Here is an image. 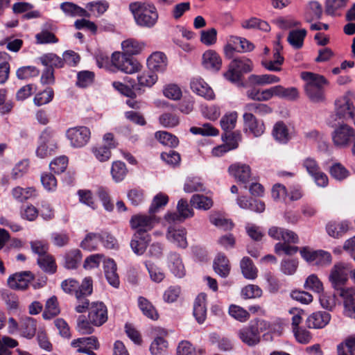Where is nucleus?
I'll return each mask as SVG.
<instances>
[{
	"label": "nucleus",
	"mask_w": 355,
	"mask_h": 355,
	"mask_svg": "<svg viewBox=\"0 0 355 355\" xmlns=\"http://www.w3.org/2000/svg\"><path fill=\"white\" fill-rule=\"evenodd\" d=\"M301 78L306 82L304 89L309 99L315 103H324L326 101L325 88L329 85V80L324 76L309 71L302 72Z\"/></svg>",
	"instance_id": "1"
},
{
	"label": "nucleus",
	"mask_w": 355,
	"mask_h": 355,
	"mask_svg": "<svg viewBox=\"0 0 355 355\" xmlns=\"http://www.w3.org/2000/svg\"><path fill=\"white\" fill-rule=\"evenodd\" d=\"M129 10L133 15L136 24L140 27L151 28L157 23L159 14L153 3L132 2L129 4Z\"/></svg>",
	"instance_id": "2"
},
{
	"label": "nucleus",
	"mask_w": 355,
	"mask_h": 355,
	"mask_svg": "<svg viewBox=\"0 0 355 355\" xmlns=\"http://www.w3.org/2000/svg\"><path fill=\"white\" fill-rule=\"evenodd\" d=\"M252 62L245 57L234 59L229 65V69L224 73L225 78L239 86H243L241 82V77L243 73H249L252 71Z\"/></svg>",
	"instance_id": "3"
},
{
	"label": "nucleus",
	"mask_w": 355,
	"mask_h": 355,
	"mask_svg": "<svg viewBox=\"0 0 355 355\" xmlns=\"http://www.w3.org/2000/svg\"><path fill=\"white\" fill-rule=\"evenodd\" d=\"M58 148V139L54 130L46 128L40 137L36 155L40 158L51 156Z\"/></svg>",
	"instance_id": "4"
},
{
	"label": "nucleus",
	"mask_w": 355,
	"mask_h": 355,
	"mask_svg": "<svg viewBox=\"0 0 355 355\" xmlns=\"http://www.w3.org/2000/svg\"><path fill=\"white\" fill-rule=\"evenodd\" d=\"M331 139L336 148H346L355 139V130L345 123L339 125L331 132Z\"/></svg>",
	"instance_id": "5"
},
{
	"label": "nucleus",
	"mask_w": 355,
	"mask_h": 355,
	"mask_svg": "<svg viewBox=\"0 0 355 355\" xmlns=\"http://www.w3.org/2000/svg\"><path fill=\"white\" fill-rule=\"evenodd\" d=\"M112 63L119 70L125 73L131 74L137 73L139 71L141 68V65L137 60L120 52H114L112 53Z\"/></svg>",
	"instance_id": "6"
},
{
	"label": "nucleus",
	"mask_w": 355,
	"mask_h": 355,
	"mask_svg": "<svg viewBox=\"0 0 355 355\" xmlns=\"http://www.w3.org/2000/svg\"><path fill=\"white\" fill-rule=\"evenodd\" d=\"M159 223V218L153 214H135L130 220L131 228L139 232L141 234H148L155 225Z\"/></svg>",
	"instance_id": "7"
},
{
	"label": "nucleus",
	"mask_w": 355,
	"mask_h": 355,
	"mask_svg": "<svg viewBox=\"0 0 355 355\" xmlns=\"http://www.w3.org/2000/svg\"><path fill=\"white\" fill-rule=\"evenodd\" d=\"M268 235L273 239L279 241L275 245V252L279 257L288 255V230L282 227L272 226L268 230Z\"/></svg>",
	"instance_id": "8"
},
{
	"label": "nucleus",
	"mask_w": 355,
	"mask_h": 355,
	"mask_svg": "<svg viewBox=\"0 0 355 355\" xmlns=\"http://www.w3.org/2000/svg\"><path fill=\"white\" fill-rule=\"evenodd\" d=\"M304 311L294 307L290 309V314L293 315L292 318L293 332L297 341L301 344H307L311 339V335L306 329L299 327L298 325L302 321V314Z\"/></svg>",
	"instance_id": "9"
},
{
	"label": "nucleus",
	"mask_w": 355,
	"mask_h": 355,
	"mask_svg": "<svg viewBox=\"0 0 355 355\" xmlns=\"http://www.w3.org/2000/svg\"><path fill=\"white\" fill-rule=\"evenodd\" d=\"M301 256L309 263L318 266H326L331 262V255L329 252L324 250L311 251L304 247L300 250Z\"/></svg>",
	"instance_id": "10"
},
{
	"label": "nucleus",
	"mask_w": 355,
	"mask_h": 355,
	"mask_svg": "<svg viewBox=\"0 0 355 355\" xmlns=\"http://www.w3.org/2000/svg\"><path fill=\"white\" fill-rule=\"evenodd\" d=\"M90 135L89 129L85 126L71 128L67 131V137L74 148L85 146L90 139Z\"/></svg>",
	"instance_id": "11"
},
{
	"label": "nucleus",
	"mask_w": 355,
	"mask_h": 355,
	"mask_svg": "<svg viewBox=\"0 0 355 355\" xmlns=\"http://www.w3.org/2000/svg\"><path fill=\"white\" fill-rule=\"evenodd\" d=\"M88 318L94 326H101L107 320V307L103 302H94L89 308Z\"/></svg>",
	"instance_id": "12"
},
{
	"label": "nucleus",
	"mask_w": 355,
	"mask_h": 355,
	"mask_svg": "<svg viewBox=\"0 0 355 355\" xmlns=\"http://www.w3.org/2000/svg\"><path fill=\"white\" fill-rule=\"evenodd\" d=\"M244 130L254 137L261 136L265 130V125L261 120L257 119L252 113L245 112L243 115Z\"/></svg>",
	"instance_id": "13"
},
{
	"label": "nucleus",
	"mask_w": 355,
	"mask_h": 355,
	"mask_svg": "<svg viewBox=\"0 0 355 355\" xmlns=\"http://www.w3.org/2000/svg\"><path fill=\"white\" fill-rule=\"evenodd\" d=\"M329 279L335 290L340 289L346 284L348 275L343 263H338L334 266L331 270Z\"/></svg>",
	"instance_id": "14"
},
{
	"label": "nucleus",
	"mask_w": 355,
	"mask_h": 355,
	"mask_svg": "<svg viewBox=\"0 0 355 355\" xmlns=\"http://www.w3.org/2000/svg\"><path fill=\"white\" fill-rule=\"evenodd\" d=\"M178 213H168L165 216V219L168 222H182L187 218L193 216V211L189 207L187 201L180 199L177 206Z\"/></svg>",
	"instance_id": "15"
},
{
	"label": "nucleus",
	"mask_w": 355,
	"mask_h": 355,
	"mask_svg": "<svg viewBox=\"0 0 355 355\" xmlns=\"http://www.w3.org/2000/svg\"><path fill=\"white\" fill-rule=\"evenodd\" d=\"M228 171L237 182L246 184L250 180L251 169L249 165L237 162L230 166Z\"/></svg>",
	"instance_id": "16"
},
{
	"label": "nucleus",
	"mask_w": 355,
	"mask_h": 355,
	"mask_svg": "<svg viewBox=\"0 0 355 355\" xmlns=\"http://www.w3.org/2000/svg\"><path fill=\"white\" fill-rule=\"evenodd\" d=\"M238 336L243 343L250 347L254 346L260 342L259 331L254 324L241 329L238 331Z\"/></svg>",
	"instance_id": "17"
},
{
	"label": "nucleus",
	"mask_w": 355,
	"mask_h": 355,
	"mask_svg": "<svg viewBox=\"0 0 355 355\" xmlns=\"http://www.w3.org/2000/svg\"><path fill=\"white\" fill-rule=\"evenodd\" d=\"M331 315L327 311H318L311 313L306 319V325L311 329H322L330 322Z\"/></svg>",
	"instance_id": "18"
},
{
	"label": "nucleus",
	"mask_w": 355,
	"mask_h": 355,
	"mask_svg": "<svg viewBox=\"0 0 355 355\" xmlns=\"http://www.w3.org/2000/svg\"><path fill=\"white\" fill-rule=\"evenodd\" d=\"M33 277L30 272L15 273L8 279L9 287L15 290H24L28 288Z\"/></svg>",
	"instance_id": "19"
},
{
	"label": "nucleus",
	"mask_w": 355,
	"mask_h": 355,
	"mask_svg": "<svg viewBox=\"0 0 355 355\" xmlns=\"http://www.w3.org/2000/svg\"><path fill=\"white\" fill-rule=\"evenodd\" d=\"M336 114L340 119H348L354 118V107L349 99L346 97H342L336 101Z\"/></svg>",
	"instance_id": "20"
},
{
	"label": "nucleus",
	"mask_w": 355,
	"mask_h": 355,
	"mask_svg": "<svg viewBox=\"0 0 355 355\" xmlns=\"http://www.w3.org/2000/svg\"><path fill=\"white\" fill-rule=\"evenodd\" d=\"M186 234L185 229H175L174 227L170 226L167 230L166 239L177 247L185 248L188 245Z\"/></svg>",
	"instance_id": "21"
},
{
	"label": "nucleus",
	"mask_w": 355,
	"mask_h": 355,
	"mask_svg": "<svg viewBox=\"0 0 355 355\" xmlns=\"http://www.w3.org/2000/svg\"><path fill=\"white\" fill-rule=\"evenodd\" d=\"M191 89L207 100H213L215 98L212 89L202 78H193L191 82Z\"/></svg>",
	"instance_id": "22"
},
{
	"label": "nucleus",
	"mask_w": 355,
	"mask_h": 355,
	"mask_svg": "<svg viewBox=\"0 0 355 355\" xmlns=\"http://www.w3.org/2000/svg\"><path fill=\"white\" fill-rule=\"evenodd\" d=\"M202 65L207 69L218 71L222 65V60L214 50H207L202 55Z\"/></svg>",
	"instance_id": "23"
},
{
	"label": "nucleus",
	"mask_w": 355,
	"mask_h": 355,
	"mask_svg": "<svg viewBox=\"0 0 355 355\" xmlns=\"http://www.w3.org/2000/svg\"><path fill=\"white\" fill-rule=\"evenodd\" d=\"M71 346L77 348V352L83 353L80 350L98 349L99 348V343L96 337L89 336L73 340L71 343Z\"/></svg>",
	"instance_id": "24"
},
{
	"label": "nucleus",
	"mask_w": 355,
	"mask_h": 355,
	"mask_svg": "<svg viewBox=\"0 0 355 355\" xmlns=\"http://www.w3.org/2000/svg\"><path fill=\"white\" fill-rule=\"evenodd\" d=\"M103 268L105 278L108 283L114 288L119 286V278L116 272V264L113 259L103 261Z\"/></svg>",
	"instance_id": "25"
},
{
	"label": "nucleus",
	"mask_w": 355,
	"mask_h": 355,
	"mask_svg": "<svg viewBox=\"0 0 355 355\" xmlns=\"http://www.w3.org/2000/svg\"><path fill=\"white\" fill-rule=\"evenodd\" d=\"M147 65L151 71L164 72L167 66L166 57L162 52H155L148 58Z\"/></svg>",
	"instance_id": "26"
},
{
	"label": "nucleus",
	"mask_w": 355,
	"mask_h": 355,
	"mask_svg": "<svg viewBox=\"0 0 355 355\" xmlns=\"http://www.w3.org/2000/svg\"><path fill=\"white\" fill-rule=\"evenodd\" d=\"M167 259L171 272L177 277H183L185 275V268L180 254L171 252L168 255Z\"/></svg>",
	"instance_id": "27"
},
{
	"label": "nucleus",
	"mask_w": 355,
	"mask_h": 355,
	"mask_svg": "<svg viewBox=\"0 0 355 355\" xmlns=\"http://www.w3.org/2000/svg\"><path fill=\"white\" fill-rule=\"evenodd\" d=\"M206 298L207 295L205 293H200L197 296L194 302L193 315L199 324L203 323L206 319Z\"/></svg>",
	"instance_id": "28"
},
{
	"label": "nucleus",
	"mask_w": 355,
	"mask_h": 355,
	"mask_svg": "<svg viewBox=\"0 0 355 355\" xmlns=\"http://www.w3.org/2000/svg\"><path fill=\"white\" fill-rule=\"evenodd\" d=\"M150 240L149 234H141L139 232H135L130 243L131 248L137 255L143 254Z\"/></svg>",
	"instance_id": "29"
},
{
	"label": "nucleus",
	"mask_w": 355,
	"mask_h": 355,
	"mask_svg": "<svg viewBox=\"0 0 355 355\" xmlns=\"http://www.w3.org/2000/svg\"><path fill=\"white\" fill-rule=\"evenodd\" d=\"M326 230L330 236L338 239L348 231L349 223L346 220L340 222L329 221L326 226Z\"/></svg>",
	"instance_id": "30"
},
{
	"label": "nucleus",
	"mask_w": 355,
	"mask_h": 355,
	"mask_svg": "<svg viewBox=\"0 0 355 355\" xmlns=\"http://www.w3.org/2000/svg\"><path fill=\"white\" fill-rule=\"evenodd\" d=\"M60 9L69 17H89L91 14L85 8L71 2H64L60 4Z\"/></svg>",
	"instance_id": "31"
},
{
	"label": "nucleus",
	"mask_w": 355,
	"mask_h": 355,
	"mask_svg": "<svg viewBox=\"0 0 355 355\" xmlns=\"http://www.w3.org/2000/svg\"><path fill=\"white\" fill-rule=\"evenodd\" d=\"M230 265L227 258L222 254H218L214 261V271L221 277H227L230 272Z\"/></svg>",
	"instance_id": "32"
},
{
	"label": "nucleus",
	"mask_w": 355,
	"mask_h": 355,
	"mask_svg": "<svg viewBox=\"0 0 355 355\" xmlns=\"http://www.w3.org/2000/svg\"><path fill=\"white\" fill-rule=\"evenodd\" d=\"M124 53L128 55L140 53L145 47V44L135 39H128L121 43Z\"/></svg>",
	"instance_id": "33"
},
{
	"label": "nucleus",
	"mask_w": 355,
	"mask_h": 355,
	"mask_svg": "<svg viewBox=\"0 0 355 355\" xmlns=\"http://www.w3.org/2000/svg\"><path fill=\"white\" fill-rule=\"evenodd\" d=\"M306 35L305 28L290 30V46L296 50L302 49Z\"/></svg>",
	"instance_id": "34"
},
{
	"label": "nucleus",
	"mask_w": 355,
	"mask_h": 355,
	"mask_svg": "<svg viewBox=\"0 0 355 355\" xmlns=\"http://www.w3.org/2000/svg\"><path fill=\"white\" fill-rule=\"evenodd\" d=\"M13 198L22 202L37 196L36 190L33 187L22 188L16 187L11 191Z\"/></svg>",
	"instance_id": "35"
},
{
	"label": "nucleus",
	"mask_w": 355,
	"mask_h": 355,
	"mask_svg": "<svg viewBox=\"0 0 355 355\" xmlns=\"http://www.w3.org/2000/svg\"><path fill=\"white\" fill-rule=\"evenodd\" d=\"M250 83L257 85H267L279 82L280 78L273 74H252L248 77Z\"/></svg>",
	"instance_id": "36"
},
{
	"label": "nucleus",
	"mask_w": 355,
	"mask_h": 355,
	"mask_svg": "<svg viewBox=\"0 0 355 355\" xmlns=\"http://www.w3.org/2000/svg\"><path fill=\"white\" fill-rule=\"evenodd\" d=\"M168 342L162 336H156L150 346V352L152 355H166L168 350Z\"/></svg>",
	"instance_id": "37"
},
{
	"label": "nucleus",
	"mask_w": 355,
	"mask_h": 355,
	"mask_svg": "<svg viewBox=\"0 0 355 355\" xmlns=\"http://www.w3.org/2000/svg\"><path fill=\"white\" fill-rule=\"evenodd\" d=\"M243 276L248 279H254L257 277V269L252 261L247 257H243L240 263Z\"/></svg>",
	"instance_id": "38"
},
{
	"label": "nucleus",
	"mask_w": 355,
	"mask_h": 355,
	"mask_svg": "<svg viewBox=\"0 0 355 355\" xmlns=\"http://www.w3.org/2000/svg\"><path fill=\"white\" fill-rule=\"evenodd\" d=\"M110 8V3L106 0H98L89 2L86 4L87 11L94 15H103Z\"/></svg>",
	"instance_id": "39"
},
{
	"label": "nucleus",
	"mask_w": 355,
	"mask_h": 355,
	"mask_svg": "<svg viewBox=\"0 0 355 355\" xmlns=\"http://www.w3.org/2000/svg\"><path fill=\"white\" fill-rule=\"evenodd\" d=\"M322 15V7L318 1H313L309 3L305 12V19L307 22L320 19Z\"/></svg>",
	"instance_id": "40"
},
{
	"label": "nucleus",
	"mask_w": 355,
	"mask_h": 355,
	"mask_svg": "<svg viewBox=\"0 0 355 355\" xmlns=\"http://www.w3.org/2000/svg\"><path fill=\"white\" fill-rule=\"evenodd\" d=\"M272 135L279 143L286 144L288 141L287 125L282 121L277 122L273 127Z\"/></svg>",
	"instance_id": "41"
},
{
	"label": "nucleus",
	"mask_w": 355,
	"mask_h": 355,
	"mask_svg": "<svg viewBox=\"0 0 355 355\" xmlns=\"http://www.w3.org/2000/svg\"><path fill=\"white\" fill-rule=\"evenodd\" d=\"M19 329L23 336L28 338H33L36 331L35 320L30 317L22 319L20 322Z\"/></svg>",
	"instance_id": "42"
},
{
	"label": "nucleus",
	"mask_w": 355,
	"mask_h": 355,
	"mask_svg": "<svg viewBox=\"0 0 355 355\" xmlns=\"http://www.w3.org/2000/svg\"><path fill=\"white\" fill-rule=\"evenodd\" d=\"M60 312L57 297L55 296L51 297L46 302L45 310L42 314L43 318L49 320L58 315Z\"/></svg>",
	"instance_id": "43"
},
{
	"label": "nucleus",
	"mask_w": 355,
	"mask_h": 355,
	"mask_svg": "<svg viewBox=\"0 0 355 355\" xmlns=\"http://www.w3.org/2000/svg\"><path fill=\"white\" fill-rule=\"evenodd\" d=\"M190 202L193 207L198 209L208 210L213 206L211 198L200 194L193 195Z\"/></svg>",
	"instance_id": "44"
},
{
	"label": "nucleus",
	"mask_w": 355,
	"mask_h": 355,
	"mask_svg": "<svg viewBox=\"0 0 355 355\" xmlns=\"http://www.w3.org/2000/svg\"><path fill=\"white\" fill-rule=\"evenodd\" d=\"M157 81V76L151 70L144 71L137 76L138 89L150 87Z\"/></svg>",
	"instance_id": "45"
},
{
	"label": "nucleus",
	"mask_w": 355,
	"mask_h": 355,
	"mask_svg": "<svg viewBox=\"0 0 355 355\" xmlns=\"http://www.w3.org/2000/svg\"><path fill=\"white\" fill-rule=\"evenodd\" d=\"M41 63L49 68H60L64 65L63 58H60L54 53L44 54L40 58Z\"/></svg>",
	"instance_id": "46"
},
{
	"label": "nucleus",
	"mask_w": 355,
	"mask_h": 355,
	"mask_svg": "<svg viewBox=\"0 0 355 355\" xmlns=\"http://www.w3.org/2000/svg\"><path fill=\"white\" fill-rule=\"evenodd\" d=\"M100 242L98 233H88L80 243V247L87 251L96 250Z\"/></svg>",
	"instance_id": "47"
},
{
	"label": "nucleus",
	"mask_w": 355,
	"mask_h": 355,
	"mask_svg": "<svg viewBox=\"0 0 355 355\" xmlns=\"http://www.w3.org/2000/svg\"><path fill=\"white\" fill-rule=\"evenodd\" d=\"M139 306L142 313L152 320L157 318V313L154 306L145 297H139L138 299Z\"/></svg>",
	"instance_id": "48"
},
{
	"label": "nucleus",
	"mask_w": 355,
	"mask_h": 355,
	"mask_svg": "<svg viewBox=\"0 0 355 355\" xmlns=\"http://www.w3.org/2000/svg\"><path fill=\"white\" fill-rule=\"evenodd\" d=\"M245 112L255 113L259 115H266L270 114L272 109L268 105L263 103H247L244 107Z\"/></svg>",
	"instance_id": "49"
},
{
	"label": "nucleus",
	"mask_w": 355,
	"mask_h": 355,
	"mask_svg": "<svg viewBox=\"0 0 355 355\" xmlns=\"http://www.w3.org/2000/svg\"><path fill=\"white\" fill-rule=\"evenodd\" d=\"M145 266L152 281L159 283L165 278V274L163 270L155 263L150 261H146Z\"/></svg>",
	"instance_id": "50"
},
{
	"label": "nucleus",
	"mask_w": 355,
	"mask_h": 355,
	"mask_svg": "<svg viewBox=\"0 0 355 355\" xmlns=\"http://www.w3.org/2000/svg\"><path fill=\"white\" fill-rule=\"evenodd\" d=\"M238 114L232 112L225 114L220 119V125L225 132H231L236 126Z\"/></svg>",
	"instance_id": "51"
},
{
	"label": "nucleus",
	"mask_w": 355,
	"mask_h": 355,
	"mask_svg": "<svg viewBox=\"0 0 355 355\" xmlns=\"http://www.w3.org/2000/svg\"><path fill=\"white\" fill-rule=\"evenodd\" d=\"M156 139L163 145L175 147L178 144V139L173 135L166 131H158L155 133Z\"/></svg>",
	"instance_id": "52"
},
{
	"label": "nucleus",
	"mask_w": 355,
	"mask_h": 355,
	"mask_svg": "<svg viewBox=\"0 0 355 355\" xmlns=\"http://www.w3.org/2000/svg\"><path fill=\"white\" fill-rule=\"evenodd\" d=\"M329 171L331 176L338 181H342L349 175V171L340 163L334 164Z\"/></svg>",
	"instance_id": "53"
},
{
	"label": "nucleus",
	"mask_w": 355,
	"mask_h": 355,
	"mask_svg": "<svg viewBox=\"0 0 355 355\" xmlns=\"http://www.w3.org/2000/svg\"><path fill=\"white\" fill-rule=\"evenodd\" d=\"M163 94L168 99L178 101L181 98L182 93L180 87L178 85L169 83L164 87Z\"/></svg>",
	"instance_id": "54"
},
{
	"label": "nucleus",
	"mask_w": 355,
	"mask_h": 355,
	"mask_svg": "<svg viewBox=\"0 0 355 355\" xmlns=\"http://www.w3.org/2000/svg\"><path fill=\"white\" fill-rule=\"evenodd\" d=\"M168 202V197L167 195L159 193L157 194L152 201L150 207L148 210V213L150 214H155L159 211V209L163 207H164Z\"/></svg>",
	"instance_id": "55"
},
{
	"label": "nucleus",
	"mask_w": 355,
	"mask_h": 355,
	"mask_svg": "<svg viewBox=\"0 0 355 355\" xmlns=\"http://www.w3.org/2000/svg\"><path fill=\"white\" fill-rule=\"evenodd\" d=\"M111 173L113 179L116 182H120L123 180L127 173L125 164L120 161L113 162Z\"/></svg>",
	"instance_id": "56"
},
{
	"label": "nucleus",
	"mask_w": 355,
	"mask_h": 355,
	"mask_svg": "<svg viewBox=\"0 0 355 355\" xmlns=\"http://www.w3.org/2000/svg\"><path fill=\"white\" fill-rule=\"evenodd\" d=\"M229 314L232 318L241 322L247 321L250 318V313L248 311L235 304H232L230 306Z\"/></svg>",
	"instance_id": "57"
},
{
	"label": "nucleus",
	"mask_w": 355,
	"mask_h": 355,
	"mask_svg": "<svg viewBox=\"0 0 355 355\" xmlns=\"http://www.w3.org/2000/svg\"><path fill=\"white\" fill-rule=\"evenodd\" d=\"M93 291L92 279L89 277H85L81 284L79 285L78 292L76 293V297L78 300L80 298L92 294Z\"/></svg>",
	"instance_id": "58"
},
{
	"label": "nucleus",
	"mask_w": 355,
	"mask_h": 355,
	"mask_svg": "<svg viewBox=\"0 0 355 355\" xmlns=\"http://www.w3.org/2000/svg\"><path fill=\"white\" fill-rule=\"evenodd\" d=\"M349 0H327L325 12L327 15H336L340 10L345 8Z\"/></svg>",
	"instance_id": "59"
},
{
	"label": "nucleus",
	"mask_w": 355,
	"mask_h": 355,
	"mask_svg": "<svg viewBox=\"0 0 355 355\" xmlns=\"http://www.w3.org/2000/svg\"><path fill=\"white\" fill-rule=\"evenodd\" d=\"M304 288L311 290L317 293H320L323 291V284L319 279L317 275L312 274L309 275L305 282Z\"/></svg>",
	"instance_id": "60"
},
{
	"label": "nucleus",
	"mask_w": 355,
	"mask_h": 355,
	"mask_svg": "<svg viewBox=\"0 0 355 355\" xmlns=\"http://www.w3.org/2000/svg\"><path fill=\"white\" fill-rule=\"evenodd\" d=\"M204 190V184L198 178H189L184 183V191L187 193L202 191Z\"/></svg>",
	"instance_id": "61"
},
{
	"label": "nucleus",
	"mask_w": 355,
	"mask_h": 355,
	"mask_svg": "<svg viewBox=\"0 0 355 355\" xmlns=\"http://www.w3.org/2000/svg\"><path fill=\"white\" fill-rule=\"evenodd\" d=\"M37 263L44 271L53 273L56 270V266L53 258L49 254L37 259Z\"/></svg>",
	"instance_id": "62"
},
{
	"label": "nucleus",
	"mask_w": 355,
	"mask_h": 355,
	"mask_svg": "<svg viewBox=\"0 0 355 355\" xmlns=\"http://www.w3.org/2000/svg\"><path fill=\"white\" fill-rule=\"evenodd\" d=\"M54 96L53 90L51 88H48L44 90L42 92L37 94L33 98L34 104L37 106H41L42 105L50 103Z\"/></svg>",
	"instance_id": "63"
},
{
	"label": "nucleus",
	"mask_w": 355,
	"mask_h": 355,
	"mask_svg": "<svg viewBox=\"0 0 355 355\" xmlns=\"http://www.w3.org/2000/svg\"><path fill=\"white\" fill-rule=\"evenodd\" d=\"M68 164V158L66 156H60L55 158L50 163V168L55 173H61L65 171Z\"/></svg>",
	"instance_id": "64"
}]
</instances>
